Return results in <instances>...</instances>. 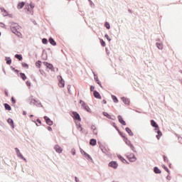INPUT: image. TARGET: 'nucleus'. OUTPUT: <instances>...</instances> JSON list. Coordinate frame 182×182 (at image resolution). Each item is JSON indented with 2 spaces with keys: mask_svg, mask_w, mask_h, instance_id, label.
<instances>
[{
  "mask_svg": "<svg viewBox=\"0 0 182 182\" xmlns=\"http://www.w3.org/2000/svg\"><path fill=\"white\" fill-rule=\"evenodd\" d=\"M59 82H58V86L60 87H65V80L60 75L59 76Z\"/></svg>",
  "mask_w": 182,
  "mask_h": 182,
  "instance_id": "14",
  "label": "nucleus"
},
{
  "mask_svg": "<svg viewBox=\"0 0 182 182\" xmlns=\"http://www.w3.org/2000/svg\"><path fill=\"white\" fill-rule=\"evenodd\" d=\"M11 102L13 105H15V103H16V100H15V97H11Z\"/></svg>",
  "mask_w": 182,
  "mask_h": 182,
  "instance_id": "43",
  "label": "nucleus"
},
{
  "mask_svg": "<svg viewBox=\"0 0 182 182\" xmlns=\"http://www.w3.org/2000/svg\"><path fill=\"white\" fill-rule=\"evenodd\" d=\"M105 38H106V39L108 40V42H110L112 41V38H110V37H109V34H105Z\"/></svg>",
  "mask_w": 182,
  "mask_h": 182,
  "instance_id": "44",
  "label": "nucleus"
},
{
  "mask_svg": "<svg viewBox=\"0 0 182 182\" xmlns=\"http://www.w3.org/2000/svg\"><path fill=\"white\" fill-rule=\"evenodd\" d=\"M44 66H46L47 69H50L52 72H55V68H53V65L50 63L43 62Z\"/></svg>",
  "mask_w": 182,
  "mask_h": 182,
  "instance_id": "11",
  "label": "nucleus"
},
{
  "mask_svg": "<svg viewBox=\"0 0 182 182\" xmlns=\"http://www.w3.org/2000/svg\"><path fill=\"white\" fill-rule=\"evenodd\" d=\"M3 16H9V18H12L13 15L12 14L7 13V14H3Z\"/></svg>",
  "mask_w": 182,
  "mask_h": 182,
  "instance_id": "47",
  "label": "nucleus"
},
{
  "mask_svg": "<svg viewBox=\"0 0 182 182\" xmlns=\"http://www.w3.org/2000/svg\"><path fill=\"white\" fill-rule=\"evenodd\" d=\"M126 156H127V159H128L129 161H130V163H134V161H136L137 160L136 155H134V154H133V153L127 154Z\"/></svg>",
  "mask_w": 182,
  "mask_h": 182,
  "instance_id": "7",
  "label": "nucleus"
},
{
  "mask_svg": "<svg viewBox=\"0 0 182 182\" xmlns=\"http://www.w3.org/2000/svg\"><path fill=\"white\" fill-rule=\"evenodd\" d=\"M72 87L71 85H68V92L70 94V88Z\"/></svg>",
  "mask_w": 182,
  "mask_h": 182,
  "instance_id": "57",
  "label": "nucleus"
},
{
  "mask_svg": "<svg viewBox=\"0 0 182 182\" xmlns=\"http://www.w3.org/2000/svg\"><path fill=\"white\" fill-rule=\"evenodd\" d=\"M30 105H35L36 106H41V107H43V105H42V103H41V101L36 100L35 99H31L30 102Z\"/></svg>",
  "mask_w": 182,
  "mask_h": 182,
  "instance_id": "10",
  "label": "nucleus"
},
{
  "mask_svg": "<svg viewBox=\"0 0 182 182\" xmlns=\"http://www.w3.org/2000/svg\"><path fill=\"white\" fill-rule=\"evenodd\" d=\"M48 42L52 45L53 46H56V41H55V39L53 38L50 37L48 39Z\"/></svg>",
  "mask_w": 182,
  "mask_h": 182,
  "instance_id": "22",
  "label": "nucleus"
},
{
  "mask_svg": "<svg viewBox=\"0 0 182 182\" xmlns=\"http://www.w3.org/2000/svg\"><path fill=\"white\" fill-rule=\"evenodd\" d=\"M94 79H95L96 83L97 85H99V86H100V87H103V86L102 85V82H100V80H99V77H97V75L95 73H94Z\"/></svg>",
  "mask_w": 182,
  "mask_h": 182,
  "instance_id": "18",
  "label": "nucleus"
},
{
  "mask_svg": "<svg viewBox=\"0 0 182 182\" xmlns=\"http://www.w3.org/2000/svg\"><path fill=\"white\" fill-rule=\"evenodd\" d=\"M125 131L127 132V133H128L129 136H130L131 137H132V136H134V134L133 133L132 129H130V128L126 127Z\"/></svg>",
  "mask_w": 182,
  "mask_h": 182,
  "instance_id": "21",
  "label": "nucleus"
},
{
  "mask_svg": "<svg viewBox=\"0 0 182 182\" xmlns=\"http://www.w3.org/2000/svg\"><path fill=\"white\" fill-rule=\"evenodd\" d=\"M124 141L125 144H127V146H129V147H130L131 150H132L134 153H137V151H136V148H134V145L132 144V141H130L129 139L125 138V139H124Z\"/></svg>",
  "mask_w": 182,
  "mask_h": 182,
  "instance_id": "4",
  "label": "nucleus"
},
{
  "mask_svg": "<svg viewBox=\"0 0 182 182\" xmlns=\"http://www.w3.org/2000/svg\"><path fill=\"white\" fill-rule=\"evenodd\" d=\"M118 159L124 164H130L127 160H126L124 157L122 156V155H117Z\"/></svg>",
  "mask_w": 182,
  "mask_h": 182,
  "instance_id": "16",
  "label": "nucleus"
},
{
  "mask_svg": "<svg viewBox=\"0 0 182 182\" xmlns=\"http://www.w3.org/2000/svg\"><path fill=\"white\" fill-rule=\"evenodd\" d=\"M22 68H25V69H29V65H28V63H22Z\"/></svg>",
  "mask_w": 182,
  "mask_h": 182,
  "instance_id": "38",
  "label": "nucleus"
},
{
  "mask_svg": "<svg viewBox=\"0 0 182 182\" xmlns=\"http://www.w3.org/2000/svg\"><path fill=\"white\" fill-rule=\"evenodd\" d=\"M163 168H164V170L168 173L170 174V169H168V168L167 166H166V165H163Z\"/></svg>",
  "mask_w": 182,
  "mask_h": 182,
  "instance_id": "39",
  "label": "nucleus"
},
{
  "mask_svg": "<svg viewBox=\"0 0 182 182\" xmlns=\"http://www.w3.org/2000/svg\"><path fill=\"white\" fill-rule=\"evenodd\" d=\"M96 129H97V128H96V126H95L93 124L91 126V130H95Z\"/></svg>",
  "mask_w": 182,
  "mask_h": 182,
  "instance_id": "56",
  "label": "nucleus"
},
{
  "mask_svg": "<svg viewBox=\"0 0 182 182\" xmlns=\"http://www.w3.org/2000/svg\"><path fill=\"white\" fill-rule=\"evenodd\" d=\"M90 91L91 92H95V86H93V85L90 86Z\"/></svg>",
  "mask_w": 182,
  "mask_h": 182,
  "instance_id": "54",
  "label": "nucleus"
},
{
  "mask_svg": "<svg viewBox=\"0 0 182 182\" xmlns=\"http://www.w3.org/2000/svg\"><path fill=\"white\" fill-rule=\"evenodd\" d=\"M93 96L95 99H102V95H100V93L97 90L93 92Z\"/></svg>",
  "mask_w": 182,
  "mask_h": 182,
  "instance_id": "17",
  "label": "nucleus"
},
{
  "mask_svg": "<svg viewBox=\"0 0 182 182\" xmlns=\"http://www.w3.org/2000/svg\"><path fill=\"white\" fill-rule=\"evenodd\" d=\"M105 26L107 29H110V23H109V22H105Z\"/></svg>",
  "mask_w": 182,
  "mask_h": 182,
  "instance_id": "41",
  "label": "nucleus"
},
{
  "mask_svg": "<svg viewBox=\"0 0 182 182\" xmlns=\"http://www.w3.org/2000/svg\"><path fill=\"white\" fill-rule=\"evenodd\" d=\"M37 123H38L39 124H42V121H41L39 119H36Z\"/></svg>",
  "mask_w": 182,
  "mask_h": 182,
  "instance_id": "59",
  "label": "nucleus"
},
{
  "mask_svg": "<svg viewBox=\"0 0 182 182\" xmlns=\"http://www.w3.org/2000/svg\"><path fill=\"white\" fill-rule=\"evenodd\" d=\"M154 173H155V174H161V170L159 168V167L155 166L154 167Z\"/></svg>",
  "mask_w": 182,
  "mask_h": 182,
  "instance_id": "25",
  "label": "nucleus"
},
{
  "mask_svg": "<svg viewBox=\"0 0 182 182\" xmlns=\"http://www.w3.org/2000/svg\"><path fill=\"white\" fill-rule=\"evenodd\" d=\"M118 122H119V123L121 124H122V126H126V121H124V119H123V117H122V115H118Z\"/></svg>",
  "mask_w": 182,
  "mask_h": 182,
  "instance_id": "15",
  "label": "nucleus"
},
{
  "mask_svg": "<svg viewBox=\"0 0 182 182\" xmlns=\"http://www.w3.org/2000/svg\"><path fill=\"white\" fill-rule=\"evenodd\" d=\"M105 50L107 52V56H109V55H110V51H109V49H107V48H105Z\"/></svg>",
  "mask_w": 182,
  "mask_h": 182,
  "instance_id": "55",
  "label": "nucleus"
},
{
  "mask_svg": "<svg viewBox=\"0 0 182 182\" xmlns=\"http://www.w3.org/2000/svg\"><path fill=\"white\" fill-rule=\"evenodd\" d=\"M100 42L101 46H102L104 48H105V46H106V42H105V41H103V39L100 38Z\"/></svg>",
  "mask_w": 182,
  "mask_h": 182,
  "instance_id": "37",
  "label": "nucleus"
},
{
  "mask_svg": "<svg viewBox=\"0 0 182 182\" xmlns=\"http://www.w3.org/2000/svg\"><path fill=\"white\" fill-rule=\"evenodd\" d=\"M5 60L6 65H11L12 63V59H11V57H6Z\"/></svg>",
  "mask_w": 182,
  "mask_h": 182,
  "instance_id": "28",
  "label": "nucleus"
},
{
  "mask_svg": "<svg viewBox=\"0 0 182 182\" xmlns=\"http://www.w3.org/2000/svg\"><path fill=\"white\" fill-rule=\"evenodd\" d=\"M100 150L102 151V153H104V154H107V153H109V151H107V149H106L105 146L100 148Z\"/></svg>",
  "mask_w": 182,
  "mask_h": 182,
  "instance_id": "34",
  "label": "nucleus"
},
{
  "mask_svg": "<svg viewBox=\"0 0 182 182\" xmlns=\"http://www.w3.org/2000/svg\"><path fill=\"white\" fill-rule=\"evenodd\" d=\"M15 151H16V154H19L21 153V151H19V149H18V148H15Z\"/></svg>",
  "mask_w": 182,
  "mask_h": 182,
  "instance_id": "53",
  "label": "nucleus"
},
{
  "mask_svg": "<svg viewBox=\"0 0 182 182\" xmlns=\"http://www.w3.org/2000/svg\"><path fill=\"white\" fill-rule=\"evenodd\" d=\"M163 158H164V161H168V158H167V156H166V155H164Z\"/></svg>",
  "mask_w": 182,
  "mask_h": 182,
  "instance_id": "51",
  "label": "nucleus"
},
{
  "mask_svg": "<svg viewBox=\"0 0 182 182\" xmlns=\"http://www.w3.org/2000/svg\"><path fill=\"white\" fill-rule=\"evenodd\" d=\"M4 93H5V96H6V97H8V96H9V95H8V90H4Z\"/></svg>",
  "mask_w": 182,
  "mask_h": 182,
  "instance_id": "58",
  "label": "nucleus"
},
{
  "mask_svg": "<svg viewBox=\"0 0 182 182\" xmlns=\"http://www.w3.org/2000/svg\"><path fill=\"white\" fill-rule=\"evenodd\" d=\"M43 119L46 124H48V126H52L53 124V121H52L50 118H49L48 116H44Z\"/></svg>",
  "mask_w": 182,
  "mask_h": 182,
  "instance_id": "12",
  "label": "nucleus"
},
{
  "mask_svg": "<svg viewBox=\"0 0 182 182\" xmlns=\"http://www.w3.org/2000/svg\"><path fill=\"white\" fill-rule=\"evenodd\" d=\"M151 126H152V127H154V132H156V133H157V135L156 136V137L158 140H160V137H161V136H163V133L159 128V124H157V122H156V121H154V119H151Z\"/></svg>",
  "mask_w": 182,
  "mask_h": 182,
  "instance_id": "1",
  "label": "nucleus"
},
{
  "mask_svg": "<svg viewBox=\"0 0 182 182\" xmlns=\"http://www.w3.org/2000/svg\"><path fill=\"white\" fill-rule=\"evenodd\" d=\"M54 149L56 151V153H59V154L62 153V151H63L62 149V147H60L59 145H55L54 146Z\"/></svg>",
  "mask_w": 182,
  "mask_h": 182,
  "instance_id": "20",
  "label": "nucleus"
},
{
  "mask_svg": "<svg viewBox=\"0 0 182 182\" xmlns=\"http://www.w3.org/2000/svg\"><path fill=\"white\" fill-rule=\"evenodd\" d=\"M41 65H42V61L38 60L37 62H36V66L37 68H41Z\"/></svg>",
  "mask_w": 182,
  "mask_h": 182,
  "instance_id": "36",
  "label": "nucleus"
},
{
  "mask_svg": "<svg viewBox=\"0 0 182 182\" xmlns=\"http://www.w3.org/2000/svg\"><path fill=\"white\" fill-rule=\"evenodd\" d=\"M80 151L81 154H82V156H84V157L85 159H87V160H88V161H91V163H93V159H92V156H90V155H89V154L86 153V151H85L81 148L80 149Z\"/></svg>",
  "mask_w": 182,
  "mask_h": 182,
  "instance_id": "6",
  "label": "nucleus"
},
{
  "mask_svg": "<svg viewBox=\"0 0 182 182\" xmlns=\"http://www.w3.org/2000/svg\"><path fill=\"white\" fill-rule=\"evenodd\" d=\"M156 46L158 49H160L161 50L163 49V44L161 43H156Z\"/></svg>",
  "mask_w": 182,
  "mask_h": 182,
  "instance_id": "35",
  "label": "nucleus"
},
{
  "mask_svg": "<svg viewBox=\"0 0 182 182\" xmlns=\"http://www.w3.org/2000/svg\"><path fill=\"white\" fill-rule=\"evenodd\" d=\"M97 143H98V144H99V146H100V149H101L102 147H103V146L102 145V142L98 141Z\"/></svg>",
  "mask_w": 182,
  "mask_h": 182,
  "instance_id": "61",
  "label": "nucleus"
},
{
  "mask_svg": "<svg viewBox=\"0 0 182 182\" xmlns=\"http://www.w3.org/2000/svg\"><path fill=\"white\" fill-rule=\"evenodd\" d=\"M80 105H81V106L84 109V110H86V112H88V113H92V109H90V107H89V106L87 105V104H86V102H85V101L80 100Z\"/></svg>",
  "mask_w": 182,
  "mask_h": 182,
  "instance_id": "5",
  "label": "nucleus"
},
{
  "mask_svg": "<svg viewBox=\"0 0 182 182\" xmlns=\"http://www.w3.org/2000/svg\"><path fill=\"white\" fill-rule=\"evenodd\" d=\"M121 100H122L123 103H124V105L130 106V100L129 98H126V97H122Z\"/></svg>",
  "mask_w": 182,
  "mask_h": 182,
  "instance_id": "13",
  "label": "nucleus"
},
{
  "mask_svg": "<svg viewBox=\"0 0 182 182\" xmlns=\"http://www.w3.org/2000/svg\"><path fill=\"white\" fill-rule=\"evenodd\" d=\"M118 133H119V136H121V137L124 139V140H125V139H127L126 137V134L122 132V131H120V130L118 131Z\"/></svg>",
  "mask_w": 182,
  "mask_h": 182,
  "instance_id": "31",
  "label": "nucleus"
},
{
  "mask_svg": "<svg viewBox=\"0 0 182 182\" xmlns=\"http://www.w3.org/2000/svg\"><path fill=\"white\" fill-rule=\"evenodd\" d=\"M4 106L5 110H8L9 112H11V110H12V107H11V105H9V104L4 103Z\"/></svg>",
  "mask_w": 182,
  "mask_h": 182,
  "instance_id": "23",
  "label": "nucleus"
},
{
  "mask_svg": "<svg viewBox=\"0 0 182 182\" xmlns=\"http://www.w3.org/2000/svg\"><path fill=\"white\" fill-rule=\"evenodd\" d=\"M42 43H43V45H48V38H43L42 39Z\"/></svg>",
  "mask_w": 182,
  "mask_h": 182,
  "instance_id": "40",
  "label": "nucleus"
},
{
  "mask_svg": "<svg viewBox=\"0 0 182 182\" xmlns=\"http://www.w3.org/2000/svg\"><path fill=\"white\" fill-rule=\"evenodd\" d=\"M17 156L18 157H19V159H21V160H23L26 163L28 162V161L26 160V158H24L23 155H22L21 152L19 154H17Z\"/></svg>",
  "mask_w": 182,
  "mask_h": 182,
  "instance_id": "30",
  "label": "nucleus"
},
{
  "mask_svg": "<svg viewBox=\"0 0 182 182\" xmlns=\"http://www.w3.org/2000/svg\"><path fill=\"white\" fill-rule=\"evenodd\" d=\"M92 133H93V134H95V136H97V129H92Z\"/></svg>",
  "mask_w": 182,
  "mask_h": 182,
  "instance_id": "49",
  "label": "nucleus"
},
{
  "mask_svg": "<svg viewBox=\"0 0 182 182\" xmlns=\"http://www.w3.org/2000/svg\"><path fill=\"white\" fill-rule=\"evenodd\" d=\"M26 85L27 86L31 87V82L26 81Z\"/></svg>",
  "mask_w": 182,
  "mask_h": 182,
  "instance_id": "64",
  "label": "nucleus"
},
{
  "mask_svg": "<svg viewBox=\"0 0 182 182\" xmlns=\"http://www.w3.org/2000/svg\"><path fill=\"white\" fill-rule=\"evenodd\" d=\"M0 25H3V26H1V28H3L4 29H6V26L5 25V23L0 22Z\"/></svg>",
  "mask_w": 182,
  "mask_h": 182,
  "instance_id": "52",
  "label": "nucleus"
},
{
  "mask_svg": "<svg viewBox=\"0 0 182 182\" xmlns=\"http://www.w3.org/2000/svg\"><path fill=\"white\" fill-rule=\"evenodd\" d=\"M7 123H9V124H10V126L12 129H15V124L14 123V119H12L11 118H9L7 119Z\"/></svg>",
  "mask_w": 182,
  "mask_h": 182,
  "instance_id": "19",
  "label": "nucleus"
},
{
  "mask_svg": "<svg viewBox=\"0 0 182 182\" xmlns=\"http://www.w3.org/2000/svg\"><path fill=\"white\" fill-rule=\"evenodd\" d=\"M0 9H1V12L4 13V15H6L8 14V11L5 9V8L1 7Z\"/></svg>",
  "mask_w": 182,
  "mask_h": 182,
  "instance_id": "42",
  "label": "nucleus"
},
{
  "mask_svg": "<svg viewBox=\"0 0 182 182\" xmlns=\"http://www.w3.org/2000/svg\"><path fill=\"white\" fill-rule=\"evenodd\" d=\"M23 6H25L24 1L18 2V4H17V9H22V8H23Z\"/></svg>",
  "mask_w": 182,
  "mask_h": 182,
  "instance_id": "24",
  "label": "nucleus"
},
{
  "mask_svg": "<svg viewBox=\"0 0 182 182\" xmlns=\"http://www.w3.org/2000/svg\"><path fill=\"white\" fill-rule=\"evenodd\" d=\"M113 127H114V129L117 131V132H119L120 129H119V127H117V126H116V123H113Z\"/></svg>",
  "mask_w": 182,
  "mask_h": 182,
  "instance_id": "46",
  "label": "nucleus"
},
{
  "mask_svg": "<svg viewBox=\"0 0 182 182\" xmlns=\"http://www.w3.org/2000/svg\"><path fill=\"white\" fill-rule=\"evenodd\" d=\"M166 180H168V181L171 180V176H170L169 175H168V176H166Z\"/></svg>",
  "mask_w": 182,
  "mask_h": 182,
  "instance_id": "62",
  "label": "nucleus"
},
{
  "mask_svg": "<svg viewBox=\"0 0 182 182\" xmlns=\"http://www.w3.org/2000/svg\"><path fill=\"white\" fill-rule=\"evenodd\" d=\"M109 167H111L112 168H114L116 170L117 167H119V164H117V161H112L108 164Z\"/></svg>",
  "mask_w": 182,
  "mask_h": 182,
  "instance_id": "9",
  "label": "nucleus"
},
{
  "mask_svg": "<svg viewBox=\"0 0 182 182\" xmlns=\"http://www.w3.org/2000/svg\"><path fill=\"white\" fill-rule=\"evenodd\" d=\"M90 4L91 8H93V6H95V4L93 3V1H92V0H88Z\"/></svg>",
  "mask_w": 182,
  "mask_h": 182,
  "instance_id": "48",
  "label": "nucleus"
},
{
  "mask_svg": "<svg viewBox=\"0 0 182 182\" xmlns=\"http://www.w3.org/2000/svg\"><path fill=\"white\" fill-rule=\"evenodd\" d=\"M71 116L74 119V120H77V122H82V118H80V114L77 113V112H72Z\"/></svg>",
  "mask_w": 182,
  "mask_h": 182,
  "instance_id": "8",
  "label": "nucleus"
},
{
  "mask_svg": "<svg viewBox=\"0 0 182 182\" xmlns=\"http://www.w3.org/2000/svg\"><path fill=\"white\" fill-rule=\"evenodd\" d=\"M90 146H96V144H97V141L96 139H91L90 140Z\"/></svg>",
  "mask_w": 182,
  "mask_h": 182,
  "instance_id": "26",
  "label": "nucleus"
},
{
  "mask_svg": "<svg viewBox=\"0 0 182 182\" xmlns=\"http://www.w3.org/2000/svg\"><path fill=\"white\" fill-rule=\"evenodd\" d=\"M112 99L114 103H119V100L117 99V97H116L115 95H112Z\"/></svg>",
  "mask_w": 182,
  "mask_h": 182,
  "instance_id": "33",
  "label": "nucleus"
},
{
  "mask_svg": "<svg viewBox=\"0 0 182 182\" xmlns=\"http://www.w3.org/2000/svg\"><path fill=\"white\" fill-rule=\"evenodd\" d=\"M47 129L48 130V132H52V128L50 127V126L47 127Z\"/></svg>",
  "mask_w": 182,
  "mask_h": 182,
  "instance_id": "60",
  "label": "nucleus"
},
{
  "mask_svg": "<svg viewBox=\"0 0 182 182\" xmlns=\"http://www.w3.org/2000/svg\"><path fill=\"white\" fill-rule=\"evenodd\" d=\"M14 58H16V59H18L19 61H21L23 59V57L21 55V54H16L14 55Z\"/></svg>",
  "mask_w": 182,
  "mask_h": 182,
  "instance_id": "29",
  "label": "nucleus"
},
{
  "mask_svg": "<svg viewBox=\"0 0 182 182\" xmlns=\"http://www.w3.org/2000/svg\"><path fill=\"white\" fill-rule=\"evenodd\" d=\"M103 116H105V117H107V119H109L110 120H114V119H112L111 115L109 114V113L106 112H102Z\"/></svg>",
  "mask_w": 182,
  "mask_h": 182,
  "instance_id": "27",
  "label": "nucleus"
},
{
  "mask_svg": "<svg viewBox=\"0 0 182 182\" xmlns=\"http://www.w3.org/2000/svg\"><path fill=\"white\" fill-rule=\"evenodd\" d=\"M20 77L23 80H26V79H27L26 75H25V73H20Z\"/></svg>",
  "mask_w": 182,
  "mask_h": 182,
  "instance_id": "32",
  "label": "nucleus"
},
{
  "mask_svg": "<svg viewBox=\"0 0 182 182\" xmlns=\"http://www.w3.org/2000/svg\"><path fill=\"white\" fill-rule=\"evenodd\" d=\"M33 8H35V5L31 3L30 4L26 5L24 9L27 12H29L31 15H33Z\"/></svg>",
  "mask_w": 182,
  "mask_h": 182,
  "instance_id": "3",
  "label": "nucleus"
},
{
  "mask_svg": "<svg viewBox=\"0 0 182 182\" xmlns=\"http://www.w3.org/2000/svg\"><path fill=\"white\" fill-rule=\"evenodd\" d=\"M11 31L13 33H14V35H16L17 36H21V35H22V33H21V32L18 31V29H19V28H21V26H19V25L15 22H12L11 23Z\"/></svg>",
  "mask_w": 182,
  "mask_h": 182,
  "instance_id": "2",
  "label": "nucleus"
},
{
  "mask_svg": "<svg viewBox=\"0 0 182 182\" xmlns=\"http://www.w3.org/2000/svg\"><path fill=\"white\" fill-rule=\"evenodd\" d=\"M70 153L71 154H73V156H75V154H76V150L74 148H73L70 151Z\"/></svg>",
  "mask_w": 182,
  "mask_h": 182,
  "instance_id": "45",
  "label": "nucleus"
},
{
  "mask_svg": "<svg viewBox=\"0 0 182 182\" xmlns=\"http://www.w3.org/2000/svg\"><path fill=\"white\" fill-rule=\"evenodd\" d=\"M75 181L79 182V178H77V176H75Z\"/></svg>",
  "mask_w": 182,
  "mask_h": 182,
  "instance_id": "63",
  "label": "nucleus"
},
{
  "mask_svg": "<svg viewBox=\"0 0 182 182\" xmlns=\"http://www.w3.org/2000/svg\"><path fill=\"white\" fill-rule=\"evenodd\" d=\"M77 129L79 130L80 128H82V124L80 123L76 124Z\"/></svg>",
  "mask_w": 182,
  "mask_h": 182,
  "instance_id": "50",
  "label": "nucleus"
}]
</instances>
